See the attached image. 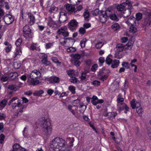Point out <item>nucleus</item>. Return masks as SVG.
I'll list each match as a JSON object with an SVG mask.
<instances>
[{"mask_svg":"<svg viewBox=\"0 0 151 151\" xmlns=\"http://www.w3.org/2000/svg\"><path fill=\"white\" fill-rule=\"evenodd\" d=\"M43 134L47 137H49L52 133V128L51 123L48 119L44 120L41 124Z\"/></svg>","mask_w":151,"mask_h":151,"instance_id":"f257e3e1","label":"nucleus"},{"mask_svg":"<svg viewBox=\"0 0 151 151\" xmlns=\"http://www.w3.org/2000/svg\"><path fill=\"white\" fill-rule=\"evenodd\" d=\"M50 147L53 148L59 149L65 146V141L62 138L56 137L53 139L50 143Z\"/></svg>","mask_w":151,"mask_h":151,"instance_id":"f03ea898","label":"nucleus"},{"mask_svg":"<svg viewBox=\"0 0 151 151\" xmlns=\"http://www.w3.org/2000/svg\"><path fill=\"white\" fill-rule=\"evenodd\" d=\"M116 8L118 11H120L125 10L127 9L130 10L132 8V4L129 0L126 1L125 2L120 5L118 4L116 6Z\"/></svg>","mask_w":151,"mask_h":151,"instance_id":"7ed1b4c3","label":"nucleus"},{"mask_svg":"<svg viewBox=\"0 0 151 151\" xmlns=\"http://www.w3.org/2000/svg\"><path fill=\"white\" fill-rule=\"evenodd\" d=\"M151 24V12L146 14L144 22L143 23V27H148Z\"/></svg>","mask_w":151,"mask_h":151,"instance_id":"20e7f679","label":"nucleus"},{"mask_svg":"<svg viewBox=\"0 0 151 151\" xmlns=\"http://www.w3.org/2000/svg\"><path fill=\"white\" fill-rule=\"evenodd\" d=\"M57 33L58 35H62L64 37H67L69 35V33L67 31V28L66 27L60 28L58 29Z\"/></svg>","mask_w":151,"mask_h":151,"instance_id":"39448f33","label":"nucleus"},{"mask_svg":"<svg viewBox=\"0 0 151 151\" xmlns=\"http://www.w3.org/2000/svg\"><path fill=\"white\" fill-rule=\"evenodd\" d=\"M31 31L29 26L28 25H26L23 28L24 34L30 38L32 37V34Z\"/></svg>","mask_w":151,"mask_h":151,"instance_id":"423d86ee","label":"nucleus"},{"mask_svg":"<svg viewBox=\"0 0 151 151\" xmlns=\"http://www.w3.org/2000/svg\"><path fill=\"white\" fill-rule=\"evenodd\" d=\"M78 24V23L76 20H72L68 24V28L70 30L73 31L76 29Z\"/></svg>","mask_w":151,"mask_h":151,"instance_id":"0eeeda50","label":"nucleus"},{"mask_svg":"<svg viewBox=\"0 0 151 151\" xmlns=\"http://www.w3.org/2000/svg\"><path fill=\"white\" fill-rule=\"evenodd\" d=\"M66 8L68 13L70 14H73L76 12V8L75 6L71 4H67L66 6Z\"/></svg>","mask_w":151,"mask_h":151,"instance_id":"6e6552de","label":"nucleus"},{"mask_svg":"<svg viewBox=\"0 0 151 151\" xmlns=\"http://www.w3.org/2000/svg\"><path fill=\"white\" fill-rule=\"evenodd\" d=\"M3 19L5 24L8 25L12 23L14 21L12 16L10 14L6 15L4 17Z\"/></svg>","mask_w":151,"mask_h":151,"instance_id":"1a4fd4ad","label":"nucleus"},{"mask_svg":"<svg viewBox=\"0 0 151 151\" xmlns=\"http://www.w3.org/2000/svg\"><path fill=\"white\" fill-rule=\"evenodd\" d=\"M40 72L37 70H34L31 72L29 75V77L32 80H34L40 77Z\"/></svg>","mask_w":151,"mask_h":151,"instance_id":"9d476101","label":"nucleus"},{"mask_svg":"<svg viewBox=\"0 0 151 151\" xmlns=\"http://www.w3.org/2000/svg\"><path fill=\"white\" fill-rule=\"evenodd\" d=\"M107 16L102 11H100L99 14V18L100 22L102 23H104L107 20Z\"/></svg>","mask_w":151,"mask_h":151,"instance_id":"9b49d317","label":"nucleus"},{"mask_svg":"<svg viewBox=\"0 0 151 151\" xmlns=\"http://www.w3.org/2000/svg\"><path fill=\"white\" fill-rule=\"evenodd\" d=\"M27 15L29 19L28 23V24L31 25H33L35 23V17L33 14L30 12H28L27 13Z\"/></svg>","mask_w":151,"mask_h":151,"instance_id":"f8f14e48","label":"nucleus"},{"mask_svg":"<svg viewBox=\"0 0 151 151\" xmlns=\"http://www.w3.org/2000/svg\"><path fill=\"white\" fill-rule=\"evenodd\" d=\"M13 147L12 151H27L24 148L21 147L18 144H15L14 145Z\"/></svg>","mask_w":151,"mask_h":151,"instance_id":"ddd939ff","label":"nucleus"},{"mask_svg":"<svg viewBox=\"0 0 151 151\" xmlns=\"http://www.w3.org/2000/svg\"><path fill=\"white\" fill-rule=\"evenodd\" d=\"M116 54H117V52L119 53L123 50L124 49V46L122 44H119L116 45Z\"/></svg>","mask_w":151,"mask_h":151,"instance_id":"4468645a","label":"nucleus"},{"mask_svg":"<svg viewBox=\"0 0 151 151\" xmlns=\"http://www.w3.org/2000/svg\"><path fill=\"white\" fill-rule=\"evenodd\" d=\"M116 114L114 112H109L106 115H104L105 116L108 117V118L110 119H112L116 116Z\"/></svg>","mask_w":151,"mask_h":151,"instance_id":"2eb2a0df","label":"nucleus"},{"mask_svg":"<svg viewBox=\"0 0 151 151\" xmlns=\"http://www.w3.org/2000/svg\"><path fill=\"white\" fill-rule=\"evenodd\" d=\"M8 99H4L0 102V110L3 109L7 104Z\"/></svg>","mask_w":151,"mask_h":151,"instance_id":"dca6fc26","label":"nucleus"},{"mask_svg":"<svg viewBox=\"0 0 151 151\" xmlns=\"http://www.w3.org/2000/svg\"><path fill=\"white\" fill-rule=\"evenodd\" d=\"M119 61L118 60H114L111 63V67L113 68H117L119 65Z\"/></svg>","mask_w":151,"mask_h":151,"instance_id":"f3484780","label":"nucleus"},{"mask_svg":"<svg viewBox=\"0 0 151 151\" xmlns=\"http://www.w3.org/2000/svg\"><path fill=\"white\" fill-rule=\"evenodd\" d=\"M135 18L133 17H131L126 22V23L129 25L130 24L131 26L133 25L134 23H135Z\"/></svg>","mask_w":151,"mask_h":151,"instance_id":"a211bd4d","label":"nucleus"},{"mask_svg":"<svg viewBox=\"0 0 151 151\" xmlns=\"http://www.w3.org/2000/svg\"><path fill=\"white\" fill-rule=\"evenodd\" d=\"M47 24L50 27H52V25H56L55 22L52 20L50 17H49L48 18Z\"/></svg>","mask_w":151,"mask_h":151,"instance_id":"6ab92c4d","label":"nucleus"},{"mask_svg":"<svg viewBox=\"0 0 151 151\" xmlns=\"http://www.w3.org/2000/svg\"><path fill=\"white\" fill-rule=\"evenodd\" d=\"M50 80L54 83H58L60 82L59 78L55 76L51 77L50 78Z\"/></svg>","mask_w":151,"mask_h":151,"instance_id":"aec40b11","label":"nucleus"},{"mask_svg":"<svg viewBox=\"0 0 151 151\" xmlns=\"http://www.w3.org/2000/svg\"><path fill=\"white\" fill-rule=\"evenodd\" d=\"M71 56L73 59V60H79L81 57V55L78 54H73Z\"/></svg>","mask_w":151,"mask_h":151,"instance_id":"412c9836","label":"nucleus"},{"mask_svg":"<svg viewBox=\"0 0 151 151\" xmlns=\"http://www.w3.org/2000/svg\"><path fill=\"white\" fill-rule=\"evenodd\" d=\"M67 19V16L63 15H60L59 21L61 23L65 22Z\"/></svg>","mask_w":151,"mask_h":151,"instance_id":"4be33fe9","label":"nucleus"},{"mask_svg":"<svg viewBox=\"0 0 151 151\" xmlns=\"http://www.w3.org/2000/svg\"><path fill=\"white\" fill-rule=\"evenodd\" d=\"M121 106H120V109L121 110H123L124 109L127 111H129V108L125 103H121Z\"/></svg>","mask_w":151,"mask_h":151,"instance_id":"5701e85b","label":"nucleus"},{"mask_svg":"<svg viewBox=\"0 0 151 151\" xmlns=\"http://www.w3.org/2000/svg\"><path fill=\"white\" fill-rule=\"evenodd\" d=\"M98 99L97 97L95 96H93L91 98V102L94 105H97V100Z\"/></svg>","mask_w":151,"mask_h":151,"instance_id":"b1692460","label":"nucleus"},{"mask_svg":"<svg viewBox=\"0 0 151 151\" xmlns=\"http://www.w3.org/2000/svg\"><path fill=\"white\" fill-rule=\"evenodd\" d=\"M133 43L134 42L132 41L129 40L128 43L125 46H127V47H126L125 48L128 49H131Z\"/></svg>","mask_w":151,"mask_h":151,"instance_id":"393cba45","label":"nucleus"},{"mask_svg":"<svg viewBox=\"0 0 151 151\" xmlns=\"http://www.w3.org/2000/svg\"><path fill=\"white\" fill-rule=\"evenodd\" d=\"M22 54V51L20 47H18L16 49V52L15 53V58L17 55H20Z\"/></svg>","mask_w":151,"mask_h":151,"instance_id":"a878e982","label":"nucleus"},{"mask_svg":"<svg viewBox=\"0 0 151 151\" xmlns=\"http://www.w3.org/2000/svg\"><path fill=\"white\" fill-rule=\"evenodd\" d=\"M105 14V15L107 16V17H111V12L110 10H107L106 11H102Z\"/></svg>","mask_w":151,"mask_h":151,"instance_id":"bb28decb","label":"nucleus"},{"mask_svg":"<svg viewBox=\"0 0 151 151\" xmlns=\"http://www.w3.org/2000/svg\"><path fill=\"white\" fill-rule=\"evenodd\" d=\"M44 92V91L42 90H40L35 91L33 93V94L35 96H40L41 94L43 93Z\"/></svg>","mask_w":151,"mask_h":151,"instance_id":"cd10ccee","label":"nucleus"},{"mask_svg":"<svg viewBox=\"0 0 151 151\" xmlns=\"http://www.w3.org/2000/svg\"><path fill=\"white\" fill-rule=\"evenodd\" d=\"M111 28L114 30H116L119 28V26L118 23H115L112 25Z\"/></svg>","mask_w":151,"mask_h":151,"instance_id":"c85d7f7f","label":"nucleus"},{"mask_svg":"<svg viewBox=\"0 0 151 151\" xmlns=\"http://www.w3.org/2000/svg\"><path fill=\"white\" fill-rule=\"evenodd\" d=\"M41 62L42 63L45 65L46 66L49 65L50 64V62L49 61L47 60V58L42 59L41 60Z\"/></svg>","mask_w":151,"mask_h":151,"instance_id":"c756f323","label":"nucleus"},{"mask_svg":"<svg viewBox=\"0 0 151 151\" xmlns=\"http://www.w3.org/2000/svg\"><path fill=\"white\" fill-rule=\"evenodd\" d=\"M142 17V13H138L136 14V20L137 21L140 20Z\"/></svg>","mask_w":151,"mask_h":151,"instance_id":"7c9ffc66","label":"nucleus"},{"mask_svg":"<svg viewBox=\"0 0 151 151\" xmlns=\"http://www.w3.org/2000/svg\"><path fill=\"white\" fill-rule=\"evenodd\" d=\"M104 45L103 43L102 42H98L95 45V47L97 49L101 48Z\"/></svg>","mask_w":151,"mask_h":151,"instance_id":"2f4dec72","label":"nucleus"},{"mask_svg":"<svg viewBox=\"0 0 151 151\" xmlns=\"http://www.w3.org/2000/svg\"><path fill=\"white\" fill-rule=\"evenodd\" d=\"M137 31V28L133 25L129 27V31L131 32L134 33Z\"/></svg>","mask_w":151,"mask_h":151,"instance_id":"473e14b6","label":"nucleus"},{"mask_svg":"<svg viewBox=\"0 0 151 151\" xmlns=\"http://www.w3.org/2000/svg\"><path fill=\"white\" fill-rule=\"evenodd\" d=\"M83 15L86 20L90 16V14L88 10H86L83 13Z\"/></svg>","mask_w":151,"mask_h":151,"instance_id":"72a5a7b5","label":"nucleus"},{"mask_svg":"<svg viewBox=\"0 0 151 151\" xmlns=\"http://www.w3.org/2000/svg\"><path fill=\"white\" fill-rule=\"evenodd\" d=\"M67 139L70 141V145H69L70 147L73 146V143L74 141V138L73 137H69Z\"/></svg>","mask_w":151,"mask_h":151,"instance_id":"f704fd0d","label":"nucleus"},{"mask_svg":"<svg viewBox=\"0 0 151 151\" xmlns=\"http://www.w3.org/2000/svg\"><path fill=\"white\" fill-rule=\"evenodd\" d=\"M76 50V49L73 47H70L67 49V51L70 53H71L75 52Z\"/></svg>","mask_w":151,"mask_h":151,"instance_id":"c9c22d12","label":"nucleus"},{"mask_svg":"<svg viewBox=\"0 0 151 151\" xmlns=\"http://www.w3.org/2000/svg\"><path fill=\"white\" fill-rule=\"evenodd\" d=\"M122 65L124 68L126 69H129L130 67L129 63L127 62H123L122 64Z\"/></svg>","mask_w":151,"mask_h":151,"instance_id":"e433bc0d","label":"nucleus"},{"mask_svg":"<svg viewBox=\"0 0 151 151\" xmlns=\"http://www.w3.org/2000/svg\"><path fill=\"white\" fill-rule=\"evenodd\" d=\"M22 42V39L21 38H18L15 42V45L17 47L20 46Z\"/></svg>","mask_w":151,"mask_h":151,"instance_id":"4c0bfd02","label":"nucleus"},{"mask_svg":"<svg viewBox=\"0 0 151 151\" xmlns=\"http://www.w3.org/2000/svg\"><path fill=\"white\" fill-rule=\"evenodd\" d=\"M79 32L80 34L84 35L86 32V30L83 27H81L79 30Z\"/></svg>","mask_w":151,"mask_h":151,"instance_id":"58836bf2","label":"nucleus"},{"mask_svg":"<svg viewBox=\"0 0 151 151\" xmlns=\"http://www.w3.org/2000/svg\"><path fill=\"white\" fill-rule=\"evenodd\" d=\"M52 60L54 63H58L59 65H60L61 63L59 61L57 58L56 57H52L51 58Z\"/></svg>","mask_w":151,"mask_h":151,"instance_id":"ea45409f","label":"nucleus"},{"mask_svg":"<svg viewBox=\"0 0 151 151\" xmlns=\"http://www.w3.org/2000/svg\"><path fill=\"white\" fill-rule=\"evenodd\" d=\"M136 103V102H135V100L134 99H133L131 102V105L132 108L133 109L135 108V106Z\"/></svg>","mask_w":151,"mask_h":151,"instance_id":"a19ab883","label":"nucleus"},{"mask_svg":"<svg viewBox=\"0 0 151 151\" xmlns=\"http://www.w3.org/2000/svg\"><path fill=\"white\" fill-rule=\"evenodd\" d=\"M111 87L113 91H115L116 90H117L119 88L118 84L116 83L112 85Z\"/></svg>","mask_w":151,"mask_h":151,"instance_id":"79ce46f5","label":"nucleus"},{"mask_svg":"<svg viewBox=\"0 0 151 151\" xmlns=\"http://www.w3.org/2000/svg\"><path fill=\"white\" fill-rule=\"evenodd\" d=\"M86 41L87 40L85 38L83 39L80 42V45L81 47L83 48L85 47V43Z\"/></svg>","mask_w":151,"mask_h":151,"instance_id":"37998d69","label":"nucleus"},{"mask_svg":"<svg viewBox=\"0 0 151 151\" xmlns=\"http://www.w3.org/2000/svg\"><path fill=\"white\" fill-rule=\"evenodd\" d=\"M38 56L40 58H42V59L47 58V55L43 53L39 54Z\"/></svg>","mask_w":151,"mask_h":151,"instance_id":"c03bdc74","label":"nucleus"},{"mask_svg":"<svg viewBox=\"0 0 151 151\" xmlns=\"http://www.w3.org/2000/svg\"><path fill=\"white\" fill-rule=\"evenodd\" d=\"M72 62L73 63L74 65L77 67L79 66L81 63L79 60H72Z\"/></svg>","mask_w":151,"mask_h":151,"instance_id":"a18cd8bd","label":"nucleus"},{"mask_svg":"<svg viewBox=\"0 0 151 151\" xmlns=\"http://www.w3.org/2000/svg\"><path fill=\"white\" fill-rule=\"evenodd\" d=\"M110 19L113 20L117 21L119 20L116 14H112L111 17Z\"/></svg>","mask_w":151,"mask_h":151,"instance_id":"49530a36","label":"nucleus"},{"mask_svg":"<svg viewBox=\"0 0 151 151\" xmlns=\"http://www.w3.org/2000/svg\"><path fill=\"white\" fill-rule=\"evenodd\" d=\"M69 90H70L72 93L74 94L75 93V88L74 87L71 86H70L68 88Z\"/></svg>","mask_w":151,"mask_h":151,"instance_id":"de8ad7c7","label":"nucleus"},{"mask_svg":"<svg viewBox=\"0 0 151 151\" xmlns=\"http://www.w3.org/2000/svg\"><path fill=\"white\" fill-rule=\"evenodd\" d=\"M113 61L112 60L108 57H107L106 60V63L109 65L111 64Z\"/></svg>","mask_w":151,"mask_h":151,"instance_id":"09e8293b","label":"nucleus"},{"mask_svg":"<svg viewBox=\"0 0 151 151\" xmlns=\"http://www.w3.org/2000/svg\"><path fill=\"white\" fill-rule=\"evenodd\" d=\"M9 79V77L6 76H3L2 77L0 78V80L1 81L3 82H6Z\"/></svg>","mask_w":151,"mask_h":151,"instance_id":"8fccbe9b","label":"nucleus"},{"mask_svg":"<svg viewBox=\"0 0 151 151\" xmlns=\"http://www.w3.org/2000/svg\"><path fill=\"white\" fill-rule=\"evenodd\" d=\"M99 10L98 9H96L95 10L92 12V14L94 16H96L99 14Z\"/></svg>","mask_w":151,"mask_h":151,"instance_id":"3c124183","label":"nucleus"},{"mask_svg":"<svg viewBox=\"0 0 151 151\" xmlns=\"http://www.w3.org/2000/svg\"><path fill=\"white\" fill-rule=\"evenodd\" d=\"M99 60L100 63V66H102V64L105 61V59L103 57H101L99 58Z\"/></svg>","mask_w":151,"mask_h":151,"instance_id":"603ef678","label":"nucleus"},{"mask_svg":"<svg viewBox=\"0 0 151 151\" xmlns=\"http://www.w3.org/2000/svg\"><path fill=\"white\" fill-rule=\"evenodd\" d=\"M70 81L74 83H76L77 82V79L75 77L72 76L70 79Z\"/></svg>","mask_w":151,"mask_h":151,"instance_id":"864d4df0","label":"nucleus"},{"mask_svg":"<svg viewBox=\"0 0 151 151\" xmlns=\"http://www.w3.org/2000/svg\"><path fill=\"white\" fill-rule=\"evenodd\" d=\"M92 83L94 86H97L100 85V83L99 81L96 80L93 81Z\"/></svg>","mask_w":151,"mask_h":151,"instance_id":"5fc2aeb1","label":"nucleus"},{"mask_svg":"<svg viewBox=\"0 0 151 151\" xmlns=\"http://www.w3.org/2000/svg\"><path fill=\"white\" fill-rule=\"evenodd\" d=\"M16 88V86L15 85L11 84L8 86V88L11 90H14Z\"/></svg>","mask_w":151,"mask_h":151,"instance_id":"6e6d98bb","label":"nucleus"},{"mask_svg":"<svg viewBox=\"0 0 151 151\" xmlns=\"http://www.w3.org/2000/svg\"><path fill=\"white\" fill-rule=\"evenodd\" d=\"M5 138L4 135L2 134L0 135V143L2 144Z\"/></svg>","mask_w":151,"mask_h":151,"instance_id":"4d7b16f0","label":"nucleus"},{"mask_svg":"<svg viewBox=\"0 0 151 151\" xmlns=\"http://www.w3.org/2000/svg\"><path fill=\"white\" fill-rule=\"evenodd\" d=\"M12 46L11 45H9L5 49V51L6 53H8L11 50Z\"/></svg>","mask_w":151,"mask_h":151,"instance_id":"13d9d810","label":"nucleus"},{"mask_svg":"<svg viewBox=\"0 0 151 151\" xmlns=\"http://www.w3.org/2000/svg\"><path fill=\"white\" fill-rule=\"evenodd\" d=\"M97 67L98 66L96 64H94L91 68V70L93 72H95Z\"/></svg>","mask_w":151,"mask_h":151,"instance_id":"bf43d9fd","label":"nucleus"},{"mask_svg":"<svg viewBox=\"0 0 151 151\" xmlns=\"http://www.w3.org/2000/svg\"><path fill=\"white\" fill-rule=\"evenodd\" d=\"M91 26V25L90 23H86L83 25V27L85 29H87Z\"/></svg>","mask_w":151,"mask_h":151,"instance_id":"052dcab7","label":"nucleus"},{"mask_svg":"<svg viewBox=\"0 0 151 151\" xmlns=\"http://www.w3.org/2000/svg\"><path fill=\"white\" fill-rule=\"evenodd\" d=\"M121 40L122 43H125L128 40V38L127 37H124L122 38Z\"/></svg>","mask_w":151,"mask_h":151,"instance_id":"680f3d73","label":"nucleus"},{"mask_svg":"<svg viewBox=\"0 0 151 151\" xmlns=\"http://www.w3.org/2000/svg\"><path fill=\"white\" fill-rule=\"evenodd\" d=\"M82 8L83 7L82 5H79L78 6L76 7V12L77 11H80L82 9Z\"/></svg>","mask_w":151,"mask_h":151,"instance_id":"e2e57ef3","label":"nucleus"},{"mask_svg":"<svg viewBox=\"0 0 151 151\" xmlns=\"http://www.w3.org/2000/svg\"><path fill=\"white\" fill-rule=\"evenodd\" d=\"M26 129V127H25L23 131V135L25 137H27V130Z\"/></svg>","mask_w":151,"mask_h":151,"instance_id":"0e129e2a","label":"nucleus"},{"mask_svg":"<svg viewBox=\"0 0 151 151\" xmlns=\"http://www.w3.org/2000/svg\"><path fill=\"white\" fill-rule=\"evenodd\" d=\"M86 73H82L81 79L82 80L85 79L86 78Z\"/></svg>","mask_w":151,"mask_h":151,"instance_id":"69168bd1","label":"nucleus"},{"mask_svg":"<svg viewBox=\"0 0 151 151\" xmlns=\"http://www.w3.org/2000/svg\"><path fill=\"white\" fill-rule=\"evenodd\" d=\"M136 111L139 115H141L142 114L143 111L142 109L140 108L139 109H136Z\"/></svg>","mask_w":151,"mask_h":151,"instance_id":"338daca9","label":"nucleus"},{"mask_svg":"<svg viewBox=\"0 0 151 151\" xmlns=\"http://www.w3.org/2000/svg\"><path fill=\"white\" fill-rule=\"evenodd\" d=\"M53 92V90L51 89H48L47 92V93L50 95H51Z\"/></svg>","mask_w":151,"mask_h":151,"instance_id":"774afa93","label":"nucleus"}]
</instances>
